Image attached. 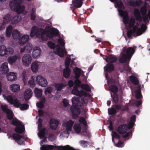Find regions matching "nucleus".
Returning <instances> with one entry per match:
<instances>
[{
    "instance_id": "1",
    "label": "nucleus",
    "mask_w": 150,
    "mask_h": 150,
    "mask_svg": "<svg viewBox=\"0 0 150 150\" xmlns=\"http://www.w3.org/2000/svg\"><path fill=\"white\" fill-rule=\"evenodd\" d=\"M112 2H115V6L117 8L120 15L123 17V21L126 27L131 28L133 27L132 30H130L127 32V36L129 38L132 34H134L135 36L141 35L144 33L146 29V26L140 23L142 17L139 10L135 9L134 11V14L136 18L132 17L129 20L128 17L127 11H123L124 9V5L121 0H110Z\"/></svg>"
},
{
    "instance_id": "2",
    "label": "nucleus",
    "mask_w": 150,
    "mask_h": 150,
    "mask_svg": "<svg viewBox=\"0 0 150 150\" xmlns=\"http://www.w3.org/2000/svg\"><path fill=\"white\" fill-rule=\"evenodd\" d=\"M59 31L55 28H51L49 27H46L45 29L38 28L36 26H33L31 29L30 35L33 37L35 35L42 40H46L48 38H52L54 35L58 34Z\"/></svg>"
},
{
    "instance_id": "3",
    "label": "nucleus",
    "mask_w": 150,
    "mask_h": 150,
    "mask_svg": "<svg viewBox=\"0 0 150 150\" xmlns=\"http://www.w3.org/2000/svg\"><path fill=\"white\" fill-rule=\"evenodd\" d=\"M74 71L76 80L74 81L75 86L71 91L72 93L74 95L80 97H82V96H83L85 98L88 97L91 98V96L90 94L87 93L86 91L83 90L79 91L78 89V88L80 86L81 83L80 81L78 79V78L80 77L81 74L83 75L82 74H81L82 71L76 67L74 69Z\"/></svg>"
},
{
    "instance_id": "4",
    "label": "nucleus",
    "mask_w": 150,
    "mask_h": 150,
    "mask_svg": "<svg viewBox=\"0 0 150 150\" xmlns=\"http://www.w3.org/2000/svg\"><path fill=\"white\" fill-rule=\"evenodd\" d=\"M136 47L134 46L133 47H129L127 48H123L122 52L121 54V57L120 58L119 61L121 63L125 62L127 63L129 62L132 55L134 53L135 49Z\"/></svg>"
},
{
    "instance_id": "5",
    "label": "nucleus",
    "mask_w": 150,
    "mask_h": 150,
    "mask_svg": "<svg viewBox=\"0 0 150 150\" xmlns=\"http://www.w3.org/2000/svg\"><path fill=\"white\" fill-rule=\"evenodd\" d=\"M24 1L14 0L11 1L10 3V8L12 11H15L17 13H22L23 15L26 14L27 11L24 10L25 6L21 5Z\"/></svg>"
},
{
    "instance_id": "6",
    "label": "nucleus",
    "mask_w": 150,
    "mask_h": 150,
    "mask_svg": "<svg viewBox=\"0 0 150 150\" xmlns=\"http://www.w3.org/2000/svg\"><path fill=\"white\" fill-rule=\"evenodd\" d=\"M81 100H79V98L77 96H74L71 99V102L73 104L72 107H78L77 106H83V109L84 112H86L87 110V109L86 106L87 104V101L85 100L84 97H80Z\"/></svg>"
},
{
    "instance_id": "7",
    "label": "nucleus",
    "mask_w": 150,
    "mask_h": 150,
    "mask_svg": "<svg viewBox=\"0 0 150 150\" xmlns=\"http://www.w3.org/2000/svg\"><path fill=\"white\" fill-rule=\"evenodd\" d=\"M48 45L50 48H53L54 52L56 54H58L61 57H63L64 56V52L66 54L67 52L64 51L65 49L63 48H60L59 46L57 45L55 46L54 43L51 42H49Z\"/></svg>"
},
{
    "instance_id": "8",
    "label": "nucleus",
    "mask_w": 150,
    "mask_h": 150,
    "mask_svg": "<svg viewBox=\"0 0 150 150\" xmlns=\"http://www.w3.org/2000/svg\"><path fill=\"white\" fill-rule=\"evenodd\" d=\"M34 92L37 98L41 97L40 102L37 103L36 104L37 106L40 108H42L44 106V104L45 102V98L44 96L41 97L42 93V90L35 88L34 90Z\"/></svg>"
},
{
    "instance_id": "9",
    "label": "nucleus",
    "mask_w": 150,
    "mask_h": 150,
    "mask_svg": "<svg viewBox=\"0 0 150 150\" xmlns=\"http://www.w3.org/2000/svg\"><path fill=\"white\" fill-rule=\"evenodd\" d=\"M42 120L40 118L39 119L38 122L37 123L38 124V129H40V128L42 126ZM45 128L43 129L42 130H39V131L38 133V135L40 139L43 138V139L40 141V144L41 145L44 142H46L47 141L46 140V138L45 137Z\"/></svg>"
},
{
    "instance_id": "10",
    "label": "nucleus",
    "mask_w": 150,
    "mask_h": 150,
    "mask_svg": "<svg viewBox=\"0 0 150 150\" xmlns=\"http://www.w3.org/2000/svg\"><path fill=\"white\" fill-rule=\"evenodd\" d=\"M105 77L107 80L108 84L110 91L113 93V94L116 93L118 91V89L116 85L114 84V80L112 78L110 79L108 78L107 74H105Z\"/></svg>"
},
{
    "instance_id": "11",
    "label": "nucleus",
    "mask_w": 150,
    "mask_h": 150,
    "mask_svg": "<svg viewBox=\"0 0 150 150\" xmlns=\"http://www.w3.org/2000/svg\"><path fill=\"white\" fill-rule=\"evenodd\" d=\"M12 122L13 125L16 126L15 128V131L16 132L22 133L24 131V127L20 121L15 118L13 119Z\"/></svg>"
},
{
    "instance_id": "12",
    "label": "nucleus",
    "mask_w": 150,
    "mask_h": 150,
    "mask_svg": "<svg viewBox=\"0 0 150 150\" xmlns=\"http://www.w3.org/2000/svg\"><path fill=\"white\" fill-rule=\"evenodd\" d=\"M3 96L5 100H7L10 104L13 105L16 107L18 108L20 104V101L17 99H13L11 95L6 96L5 95H3Z\"/></svg>"
},
{
    "instance_id": "13",
    "label": "nucleus",
    "mask_w": 150,
    "mask_h": 150,
    "mask_svg": "<svg viewBox=\"0 0 150 150\" xmlns=\"http://www.w3.org/2000/svg\"><path fill=\"white\" fill-rule=\"evenodd\" d=\"M21 59L23 64L25 66L28 67L32 61V58L30 55L26 54L22 56Z\"/></svg>"
},
{
    "instance_id": "14",
    "label": "nucleus",
    "mask_w": 150,
    "mask_h": 150,
    "mask_svg": "<svg viewBox=\"0 0 150 150\" xmlns=\"http://www.w3.org/2000/svg\"><path fill=\"white\" fill-rule=\"evenodd\" d=\"M14 139L18 144L20 145L24 144V140L27 139V137L26 136H21L18 134H14L13 136Z\"/></svg>"
},
{
    "instance_id": "15",
    "label": "nucleus",
    "mask_w": 150,
    "mask_h": 150,
    "mask_svg": "<svg viewBox=\"0 0 150 150\" xmlns=\"http://www.w3.org/2000/svg\"><path fill=\"white\" fill-rule=\"evenodd\" d=\"M1 108L4 112L6 114L8 119L11 120L13 118V114L10 110L8 108L7 105H1Z\"/></svg>"
},
{
    "instance_id": "16",
    "label": "nucleus",
    "mask_w": 150,
    "mask_h": 150,
    "mask_svg": "<svg viewBox=\"0 0 150 150\" xmlns=\"http://www.w3.org/2000/svg\"><path fill=\"white\" fill-rule=\"evenodd\" d=\"M36 81L38 84L43 87H46L48 84L47 80L41 75L36 76Z\"/></svg>"
},
{
    "instance_id": "17",
    "label": "nucleus",
    "mask_w": 150,
    "mask_h": 150,
    "mask_svg": "<svg viewBox=\"0 0 150 150\" xmlns=\"http://www.w3.org/2000/svg\"><path fill=\"white\" fill-rule=\"evenodd\" d=\"M146 11V9L145 7H142L141 9V12L143 16V19L144 21L146 23L149 22L148 18L150 20V11L148 12L147 14H145Z\"/></svg>"
},
{
    "instance_id": "18",
    "label": "nucleus",
    "mask_w": 150,
    "mask_h": 150,
    "mask_svg": "<svg viewBox=\"0 0 150 150\" xmlns=\"http://www.w3.org/2000/svg\"><path fill=\"white\" fill-rule=\"evenodd\" d=\"M74 124V121L71 120L64 121L62 123V126L65 128L66 130L71 131Z\"/></svg>"
},
{
    "instance_id": "19",
    "label": "nucleus",
    "mask_w": 150,
    "mask_h": 150,
    "mask_svg": "<svg viewBox=\"0 0 150 150\" xmlns=\"http://www.w3.org/2000/svg\"><path fill=\"white\" fill-rule=\"evenodd\" d=\"M9 71L8 64L7 62L2 63L0 67V71L2 74H6Z\"/></svg>"
},
{
    "instance_id": "20",
    "label": "nucleus",
    "mask_w": 150,
    "mask_h": 150,
    "mask_svg": "<svg viewBox=\"0 0 150 150\" xmlns=\"http://www.w3.org/2000/svg\"><path fill=\"white\" fill-rule=\"evenodd\" d=\"M70 110L73 118H76L77 117L80 113V111L78 107H71Z\"/></svg>"
},
{
    "instance_id": "21",
    "label": "nucleus",
    "mask_w": 150,
    "mask_h": 150,
    "mask_svg": "<svg viewBox=\"0 0 150 150\" xmlns=\"http://www.w3.org/2000/svg\"><path fill=\"white\" fill-rule=\"evenodd\" d=\"M29 36L28 35H24L20 37L18 41V43L21 46H22L27 42L29 40Z\"/></svg>"
},
{
    "instance_id": "22",
    "label": "nucleus",
    "mask_w": 150,
    "mask_h": 150,
    "mask_svg": "<svg viewBox=\"0 0 150 150\" xmlns=\"http://www.w3.org/2000/svg\"><path fill=\"white\" fill-rule=\"evenodd\" d=\"M33 47L32 44L30 43H28L24 47H21L20 52L21 53L23 52L30 53L31 52Z\"/></svg>"
},
{
    "instance_id": "23",
    "label": "nucleus",
    "mask_w": 150,
    "mask_h": 150,
    "mask_svg": "<svg viewBox=\"0 0 150 150\" xmlns=\"http://www.w3.org/2000/svg\"><path fill=\"white\" fill-rule=\"evenodd\" d=\"M130 128L129 127L128 125H122L118 127L117 130L120 134H124L126 132L127 130Z\"/></svg>"
},
{
    "instance_id": "24",
    "label": "nucleus",
    "mask_w": 150,
    "mask_h": 150,
    "mask_svg": "<svg viewBox=\"0 0 150 150\" xmlns=\"http://www.w3.org/2000/svg\"><path fill=\"white\" fill-rule=\"evenodd\" d=\"M41 62L38 61H35L33 62L31 65V69L33 72H37L39 69V67Z\"/></svg>"
},
{
    "instance_id": "25",
    "label": "nucleus",
    "mask_w": 150,
    "mask_h": 150,
    "mask_svg": "<svg viewBox=\"0 0 150 150\" xmlns=\"http://www.w3.org/2000/svg\"><path fill=\"white\" fill-rule=\"evenodd\" d=\"M12 16L10 14H7L3 17V23H1L3 25V28H4L6 24L8 23L11 21Z\"/></svg>"
},
{
    "instance_id": "26",
    "label": "nucleus",
    "mask_w": 150,
    "mask_h": 150,
    "mask_svg": "<svg viewBox=\"0 0 150 150\" xmlns=\"http://www.w3.org/2000/svg\"><path fill=\"white\" fill-rule=\"evenodd\" d=\"M6 78L9 81H16L17 79V74L14 72H10L7 74Z\"/></svg>"
},
{
    "instance_id": "27",
    "label": "nucleus",
    "mask_w": 150,
    "mask_h": 150,
    "mask_svg": "<svg viewBox=\"0 0 150 150\" xmlns=\"http://www.w3.org/2000/svg\"><path fill=\"white\" fill-rule=\"evenodd\" d=\"M41 50L39 47H36L34 48V50L33 52V57L34 58H38L40 55Z\"/></svg>"
},
{
    "instance_id": "28",
    "label": "nucleus",
    "mask_w": 150,
    "mask_h": 150,
    "mask_svg": "<svg viewBox=\"0 0 150 150\" xmlns=\"http://www.w3.org/2000/svg\"><path fill=\"white\" fill-rule=\"evenodd\" d=\"M103 59L105 60L106 62H115L117 59L116 56L113 55L105 56V57H103Z\"/></svg>"
},
{
    "instance_id": "29",
    "label": "nucleus",
    "mask_w": 150,
    "mask_h": 150,
    "mask_svg": "<svg viewBox=\"0 0 150 150\" xmlns=\"http://www.w3.org/2000/svg\"><path fill=\"white\" fill-rule=\"evenodd\" d=\"M33 92L32 90L29 88L27 89L24 93V97L25 100L30 99L32 96Z\"/></svg>"
},
{
    "instance_id": "30",
    "label": "nucleus",
    "mask_w": 150,
    "mask_h": 150,
    "mask_svg": "<svg viewBox=\"0 0 150 150\" xmlns=\"http://www.w3.org/2000/svg\"><path fill=\"white\" fill-rule=\"evenodd\" d=\"M13 38L16 40H19L21 36V34L17 29H14L12 32Z\"/></svg>"
},
{
    "instance_id": "31",
    "label": "nucleus",
    "mask_w": 150,
    "mask_h": 150,
    "mask_svg": "<svg viewBox=\"0 0 150 150\" xmlns=\"http://www.w3.org/2000/svg\"><path fill=\"white\" fill-rule=\"evenodd\" d=\"M21 17L17 14H13L11 17V23L13 24L17 23L21 19Z\"/></svg>"
},
{
    "instance_id": "32",
    "label": "nucleus",
    "mask_w": 150,
    "mask_h": 150,
    "mask_svg": "<svg viewBox=\"0 0 150 150\" xmlns=\"http://www.w3.org/2000/svg\"><path fill=\"white\" fill-rule=\"evenodd\" d=\"M9 89L13 92H16L20 90V86L17 84H12L10 86Z\"/></svg>"
},
{
    "instance_id": "33",
    "label": "nucleus",
    "mask_w": 150,
    "mask_h": 150,
    "mask_svg": "<svg viewBox=\"0 0 150 150\" xmlns=\"http://www.w3.org/2000/svg\"><path fill=\"white\" fill-rule=\"evenodd\" d=\"M58 121L56 120L52 119L50 121V126L51 128L55 129L57 128L58 124Z\"/></svg>"
},
{
    "instance_id": "34",
    "label": "nucleus",
    "mask_w": 150,
    "mask_h": 150,
    "mask_svg": "<svg viewBox=\"0 0 150 150\" xmlns=\"http://www.w3.org/2000/svg\"><path fill=\"white\" fill-rule=\"evenodd\" d=\"M7 48L4 45L0 46V56H4L7 55Z\"/></svg>"
},
{
    "instance_id": "35",
    "label": "nucleus",
    "mask_w": 150,
    "mask_h": 150,
    "mask_svg": "<svg viewBox=\"0 0 150 150\" xmlns=\"http://www.w3.org/2000/svg\"><path fill=\"white\" fill-rule=\"evenodd\" d=\"M18 57L14 55L9 57L8 58V61L10 64H13L15 63L18 59Z\"/></svg>"
},
{
    "instance_id": "36",
    "label": "nucleus",
    "mask_w": 150,
    "mask_h": 150,
    "mask_svg": "<svg viewBox=\"0 0 150 150\" xmlns=\"http://www.w3.org/2000/svg\"><path fill=\"white\" fill-rule=\"evenodd\" d=\"M55 147L57 149L61 150H75L74 148L68 145L65 146H56Z\"/></svg>"
},
{
    "instance_id": "37",
    "label": "nucleus",
    "mask_w": 150,
    "mask_h": 150,
    "mask_svg": "<svg viewBox=\"0 0 150 150\" xmlns=\"http://www.w3.org/2000/svg\"><path fill=\"white\" fill-rule=\"evenodd\" d=\"M53 85L56 88V90L58 91H60L64 87H65L66 86V83L64 82L62 83L54 84Z\"/></svg>"
},
{
    "instance_id": "38",
    "label": "nucleus",
    "mask_w": 150,
    "mask_h": 150,
    "mask_svg": "<svg viewBox=\"0 0 150 150\" xmlns=\"http://www.w3.org/2000/svg\"><path fill=\"white\" fill-rule=\"evenodd\" d=\"M135 96L136 98L137 99L140 98L142 95L141 93L140 86L138 85L137 87V88L135 92Z\"/></svg>"
},
{
    "instance_id": "39",
    "label": "nucleus",
    "mask_w": 150,
    "mask_h": 150,
    "mask_svg": "<svg viewBox=\"0 0 150 150\" xmlns=\"http://www.w3.org/2000/svg\"><path fill=\"white\" fill-rule=\"evenodd\" d=\"M104 70L108 72H111L114 70V66L111 64L108 63L104 67Z\"/></svg>"
},
{
    "instance_id": "40",
    "label": "nucleus",
    "mask_w": 150,
    "mask_h": 150,
    "mask_svg": "<svg viewBox=\"0 0 150 150\" xmlns=\"http://www.w3.org/2000/svg\"><path fill=\"white\" fill-rule=\"evenodd\" d=\"M72 2L74 6L77 8L81 7L82 4V0H73Z\"/></svg>"
},
{
    "instance_id": "41",
    "label": "nucleus",
    "mask_w": 150,
    "mask_h": 150,
    "mask_svg": "<svg viewBox=\"0 0 150 150\" xmlns=\"http://www.w3.org/2000/svg\"><path fill=\"white\" fill-rule=\"evenodd\" d=\"M70 70L69 67H66L64 70L63 75L66 78H68L69 76Z\"/></svg>"
},
{
    "instance_id": "42",
    "label": "nucleus",
    "mask_w": 150,
    "mask_h": 150,
    "mask_svg": "<svg viewBox=\"0 0 150 150\" xmlns=\"http://www.w3.org/2000/svg\"><path fill=\"white\" fill-rule=\"evenodd\" d=\"M54 147V146L51 145H43L40 147L41 150H51Z\"/></svg>"
},
{
    "instance_id": "43",
    "label": "nucleus",
    "mask_w": 150,
    "mask_h": 150,
    "mask_svg": "<svg viewBox=\"0 0 150 150\" xmlns=\"http://www.w3.org/2000/svg\"><path fill=\"white\" fill-rule=\"evenodd\" d=\"M12 30L13 28L11 25H9L7 28L6 30V35L7 37H9L11 35Z\"/></svg>"
},
{
    "instance_id": "44",
    "label": "nucleus",
    "mask_w": 150,
    "mask_h": 150,
    "mask_svg": "<svg viewBox=\"0 0 150 150\" xmlns=\"http://www.w3.org/2000/svg\"><path fill=\"white\" fill-rule=\"evenodd\" d=\"M80 86L81 87L83 90H84L88 92L90 91H91V87L87 84H80Z\"/></svg>"
},
{
    "instance_id": "45",
    "label": "nucleus",
    "mask_w": 150,
    "mask_h": 150,
    "mask_svg": "<svg viewBox=\"0 0 150 150\" xmlns=\"http://www.w3.org/2000/svg\"><path fill=\"white\" fill-rule=\"evenodd\" d=\"M136 116L135 115H133L131 117L130 122L128 124L129 128H132V127L134 124V122L136 120Z\"/></svg>"
},
{
    "instance_id": "46",
    "label": "nucleus",
    "mask_w": 150,
    "mask_h": 150,
    "mask_svg": "<svg viewBox=\"0 0 150 150\" xmlns=\"http://www.w3.org/2000/svg\"><path fill=\"white\" fill-rule=\"evenodd\" d=\"M130 79L131 82L134 84L137 85L139 83L137 77L134 76L132 75L130 76Z\"/></svg>"
},
{
    "instance_id": "47",
    "label": "nucleus",
    "mask_w": 150,
    "mask_h": 150,
    "mask_svg": "<svg viewBox=\"0 0 150 150\" xmlns=\"http://www.w3.org/2000/svg\"><path fill=\"white\" fill-rule=\"evenodd\" d=\"M74 130L76 133H79L80 132L81 128L79 124H76L74 126Z\"/></svg>"
},
{
    "instance_id": "48",
    "label": "nucleus",
    "mask_w": 150,
    "mask_h": 150,
    "mask_svg": "<svg viewBox=\"0 0 150 150\" xmlns=\"http://www.w3.org/2000/svg\"><path fill=\"white\" fill-rule=\"evenodd\" d=\"M111 96L112 97L113 99V102L115 103H117L119 102V99L118 98V96L115 93L113 94L112 96V94H111Z\"/></svg>"
},
{
    "instance_id": "49",
    "label": "nucleus",
    "mask_w": 150,
    "mask_h": 150,
    "mask_svg": "<svg viewBox=\"0 0 150 150\" xmlns=\"http://www.w3.org/2000/svg\"><path fill=\"white\" fill-rule=\"evenodd\" d=\"M29 107V105L26 104H21L20 103L18 107L20 108V109L21 110H23L27 109Z\"/></svg>"
},
{
    "instance_id": "50",
    "label": "nucleus",
    "mask_w": 150,
    "mask_h": 150,
    "mask_svg": "<svg viewBox=\"0 0 150 150\" xmlns=\"http://www.w3.org/2000/svg\"><path fill=\"white\" fill-rule=\"evenodd\" d=\"M69 131L66 130L60 134V136L61 137L67 138L69 136Z\"/></svg>"
},
{
    "instance_id": "51",
    "label": "nucleus",
    "mask_w": 150,
    "mask_h": 150,
    "mask_svg": "<svg viewBox=\"0 0 150 150\" xmlns=\"http://www.w3.org/2000/svg\"><path fill=\"white\" fill-rule=\"evenodd\" d=\"M22 76L23 80L24 82L27 81L29 77L28 75L26 74V72L25 71H24L23 72Z\"/></svg>"
},
{
    "instance_id": "52",
    "label": "nucleus",
    "mask_w": 150,
    "mask_h": 150,
    "mask_svg": "<svg viewBox=\"0 0 150 150\" xmlns=\"http://www.w3.org/2000/svg\"><path fill=\"white\" fill-rule=\"evenodd\" d=\"M79 122L81 125H83L84 126L87 125V124L84 118L81 117L79 118Z\"/></svg>"
},
{
    "instance_id": "53",
    "label": "nucleus",
    "mask_w": 150,
    "mask_h": 150,
    "mask_svg": "<svg viewBox=\"0 0 150 150\" xmlns=\"http://www.w3.org/2000/svg\"><path fill=\"white\" fill-rule=\"evenodd\" d=\"M128 3L130 5L133 6H136L138 4L137 1L134 0H130L129 1Z\"/></svg>"
},
{
    "instance_id": "54",
    "label": "nucleus",
    "mask_w": 150,
    "mask_h": 150,
    "mask_svg": "<svg viewBox=\"0 0 150 150\" xmlns=\"http://www.w3.org/2000/svg\"><path fill=\"white\" fill-rule=\"evenodd\" d=\"M52 88L51 87H48L45 89V93L47 95L48 94H50L52 91Z\"/></svg>"
},
{
    "instance_id": "55",
    "label": "nucleus",
    "mask_w": 150,
    "mask_h": 150,
    "mask_svg": "<svg viewBox=\"0 0 150 150\" xmlns=\"http://www.w3.org/2000/svg\"><path fill=\"white\" fill-rule=\"evenodd\" d=\"M31 18L30 19L31 20H34L35 18V10L34 9L32 8V12L30 14Z\"/></svg>"
},
{
    "instance_id": "56",
    "label": "nucleus",
    "mask_w": 150,
    "mask_h": 150,
    "mask_svg": "<svg viewBox=\"0 0 150 150\" xmlns=\"http://www.w3.org/2000/svg\"><path fill=\"white\" fill-rule=\"evenodd\" d=\"M112 141L113 142H114L113 140V138H116L118 139H119L120 138L119 135L117 134L116 132H112Z\"/></svg>"
},
{
    "instance_id": "57",
    "label": "nucleus",
    "mask_w": 150,
    "mask_h": 150,
    "mask_svg": "<svg viewBox=\"0 0 150 150\" xmlns=\"http://www.w3.org/2000/svg\"><path fill=\"white\" fill-rule=\"evenodd\" d=\"M35 78L34 76H32L30 79L28 81V83L30 85H33L35 84Z\"/></svg>"
},
{
    "instance_id": "58",
    "label": "nucleus",
    "mask_w": 150,
    "mask_h": 150,
    "mask_svg": "<svg viewBox=\"0 0 150 150\" xmlns=\"http://www.w3.org/2000/svg\"><path fill=\"white\" fill-rule=\"evenodd\" d=\"M59 44L61 46H64L65 44V42L63 39L62 38H59L58 40Z\"/></svg>"
},
{
    "instance_id": "59",
    "label": "nucleus",
    "mask_w": 150,
    "mask_h": 150,
    "mask_svg": "<svg viewBox=\"0 0 150 150\" xmlns=\"http://www.w3.org/2000/svg\"><path fill=\"white\" fill-rule=\"evenodd\" d=\"M7 48V55L8 54H13L14 52V51L13 49L11 47H8Z\"/></svg>"
},
{
    "instance_id": "60",
    "label": "nucleus",
    "mask_w": 150,
    "mask_h": 150,
    "mask_svg": "<svg viewBox=\"0 0 150 150\" xmlns=\"http://www.w3.org/2000/svg\"><path fill=\"white\" fill-rule=\"evenodd\" d=\"M80 145L83 146L85 147L88 144V142L83 140H81L79 142Z\"/></svg>"
},
{
    "instance_id": "61",
    "label": "nucleus",
    "mask_w": 150,
    "mask_h": 150,
    "mask_svg": "<svg viewBox=\"0 0 150 150\" xmlns=\"http://www.w3.org/2000/svg\"><path fill=\"white\" fill-rule=\"evenodd\" d=\"M108 112L110 115H113L114 114L116 111L114 108H109L108 109Z\"/></svg>"
},
{
    "instance_id": "62",
    "label": "nucleus",
    "mask_w": 150,
    "mask_h": 150,
    "mask_svg": "<svg viewBox=\"0 0 150 150\" xmlns=\"http://www.w3.org/2000/svg\"><path fill=\"white\" fill-rule=\"evenodd\" d=\"M70 58L68 57H67L65 59V65L66 66V67H69L70 64Z\"/></svg>"
},
{
    "instance_id": "63",
    "label": "nucleus",
    "mask_w": 150,
    "mask_h": 150,
    "mask_svg": "<svg viewBox=\"0 0 150 150\" xmlns=\"http://www.w3.org/2000/svg\"><path fill=\"white\" fill-rule=\"evenodd\" d=\"M132 131H130L129 132L123 135V137L125 138L128 137V139H129V137L132 136Z\"/></svg>"
},
{
    "instance_id": "64",
    "label": "nucleus",
    "mask_w": 150,
    "mask_h": 150,
    "mask_svg": "<svg viewBox=\"0 0 150 150\" xmlns=\"http://www.w3.org/2000/svg\"><path fill=\"white\" fill-rule=\"evenodd\" d=\"M62 102L64 106L65 107H67L69 105L68 101L66 99H64L63 100Z\"/></svg>"
}]
</instances>
